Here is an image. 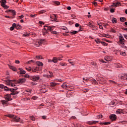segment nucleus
Returning a JSON list of instances; mask_svg holds the SVG:
<instances>
[{
	"instance_id": "22",
	"label": "nucleus",
	"mask_w": 127,
	"mask_h": 127,
	"mask_svg": "<svg viewBox=\"0 0 127 127\" xmlns=\"http://www.w3.org/2000/svg\"><path fill=\"white\" fill-rule=\"evenodd\" d=\"M6 117H8V118H10V119H13L14 118V115L12 114H8L6 115Z\"/></svg>"
},
{
	"instance_id": "63",
	"label": "nucleus",
	"mask_w": 127,
	"mask_h": 127,
	"mask_svg": "<svg viewBox=\"0 0 127 127\" xmlns=\"http://www.w3.org/2000/svg\"><path fill=\"white\" fill-rule=\"evenodd\" d=\"M111 32H114V33H116V30L114 29H111Z\"/></svg>"
},
{
	"instance_id": "56",
	"label": "nucleus",
	"mask_w": 127,
	"mask_h": 127,
	"mask_svg": "<svg viewBox=\"0 0 127 127\" xmlns=\"http://www.w3.org/2000/svg\"><path fill=\"white\" fill-rule=\"evenodd\" d=\"M92 83H93V84H97V81H96L95 79L93 80Z\"/></svg>"
},
{
	"instance_id": "1",
	"label": "nucleus",
	"mask_w": 127,
	"mask_h": 127,
	"mask_svg": "<svg viewBox=\"0 0 127 127\" xmlns=\"http://www.w3.org/2000/svg\"><path fill=\"white\" fill-rule=\"evenodd\" d=\"M119 41L118 42V44L122 47L123 48H127V47L126 46V44H125V38H124V36L123 35H121L119 36Z\"/></svg>"
},
{
	"instance_id": "18",
	"label": "nucleus",
	"mask_w": 127,
	"mask_h": 127,
	"mask_svg": "<svg viewBox=\"0 0 127 127\" xmlns=\"http://www.w3.org/2000/svg\"><path fill=\"white\" fill-rule=\"evenodd\" d=\"M0 2L1 3V6H3L5 5V3H6V0H1L0 1Z\"/></svg>"
},
{
	"instance_id": "53",
	"label": "nucleus",
	"mask_w": 127,
	"mask_h": 127,
	"mask_svg": "<svg viewBox=\"0 0 127 127\" xmlns=\"http://www.w3.org/2000/svg\"><path fill=\"white\" fill-rule=\"evenodd\" d=\"M92 125H95L97 124V123H99V121H92Z\"/></svg>"
},
{
	"instance_id": "45",
	"label": "nucleus",
	"mask_w": 127,
	"mask_h": 127,
	"mask_svg": "<svg viewBox=\"0 0 127 127\" xmlns=\"http://www.w3.org/2000/svg\"><path fill=\"white\" fill-rule=\"evenodd\" d=\"M36 58H37V59H38L39 60L40 59H42V57H41V56H36Z\"/></svg>"
},
{
	"instance_id": "35",
	"label": "nucleus",
	"mask_w": 127,
	"mask_h": 127,
	"mask_svg": "<svg viewBox=\"0 0 127 127\" xmlns=\"http://www.w3.org/2000/svg\"><path fill=\"white\" fill-rule=\"evenodd\" d=\"M98 25H99V28L100 29H103V25H102V23H98Z\"/></svg>"
},
{
	"instance_id": "26",
	"label": "nucleus",
	"mask_w": 127,
	"mask_h": 127,
	"mask_svg": "<svg viewBox=\"0 0 127 127\" xmlns=\"http://www.w3.org/2000/svg\"><path fill=\"white\" fill-rule=\"evenodd\" d=\"M1 103H2V105H6L7 104V101L2 100L1 101Z\"/></svg>"
},
{
	"instance_id": "3",
	"label": "nucleus",
	"mask_w": 127,
	"mask_h": 127,
	"mask_svg": "<svg viewBox=\"0 0 127 127\" xmlns=\"http://www.w3.org/2000/svg\"><path fill=\"white\" fill-rule=\"evenodd\" d=\"M44 29L45 30H49V31H53V29H54V28L55 26H49L47 25H45L44 26Z\"/></svg>"
},
{
	"instance_id": "49",
	"label": "nucleus",
	"mask_w": 127,
	"mask_h": 127,
	"mask_svg": "<svg viewBox=\"0 0 127 127\" xmlns=\"http://www.w3.org/2000/svg\"><path fill=\"white\" fill-rule=\"evenodd\" d=\"M91 64L92 65V66H96L97 65V64L96 62H92L91 63Z\"/></svg>"
},
{
	"instance_id": "23",
	"label": "nucleus",
	"mask_w": 127,
	"mask_h": 127,
	"mask_svg": "<svg viewBox=\"0 0 127 127\" xmlns=\"http://www.w3.org/2000/svg\"><path fill=\"white\" fill-rule=\"evenodd\" d=\"M20 74H25L26 73L25 70L22 69V68H20Z\"/></svg>"
},
{
	"instance_id": "9",
	"label": "nucleus",
	"mask_w": 127,
	"mask_h": 127,
	"mask_svg": "<svg viewBox=\"0 0 127 127\" xmlns=\"http://www.w3.org/2000/svg\"><path fill=\"white\" fill-rule=\"evenodd\" d=\"M104 59L107 62L112 61L113 60V57L110 56H106L104 57Z\"/></svg>"
},
{
	"instance_id": "47",
	"label": "nucleus",
	"mask_w": 127,
	"mask_h": 127,
	"mask_svg": "<svg viewBox=\"0 0 127 127\" xmlns=\"http://www.w3.org/2000/svg\"><path fill=\"white\" fill-rule=\"evenodd\" d=\"M60 64L61 66H67V64H64L63 63H61Z\"/></svg>"
},
{
	"instance_id": "59",
	"label": "nucleus",
	"mask_w": 127,
	"mask_h": 127,
	"mask_svg": "<svg viewBox=\"0 0 127 127\" xmlns=\"http://www.w3.org/2000/svg\"><path fill=\"white\" fill-rule=\"evenodd\" d=\"M37 97H36V96H33L32 97V100H37Z\"/></svg>"
},
{
	"instance_id": "34",
	"label": "nucleus",
	"mask_w": 127,
	"mask_h": 127,
	"mask_svg": "<svg viewBox=\"0 0 127 127\" xmlns=\"http://www.w3.org/2000/svg\"><path fill=\"white\" fill-rule=\"evenodd\" d=\"M100 124V125H104L106 126L107 125H110V122L101 123Z\"/></svg>"
},
{
	"instance_id": "31",
	"label": "nucleus",
	"mask_w": 127,
	"mask_h": 127,
	"mask_svg": "<svg viewBox=\"0 0 127 127\" xmlns=\"http://www.w3.org/2000/svg\"><path fill=\"white\" fill-rule=\"evenodd\" d=\"M54 3L57 4V5H60V2L58 1H54Z\"/></svg>"
},
{
	"instance_id": "25",
	"label": "nucleus",
	"mask_w": 127,
	"mask_h": 127,
	"mask_svg": "<svg viewBox=\"0 0 127 127\" xmlns=\"http://www.w3.org/2000/svg\"><path fill=\"white\" fill-rule=\"evenodd\" d=\"M90 28H92V29H93V30H97V29H98V27H97L96 26H95V25H93Z\"/></svg>"
},
{
	"instance_id": "4",
	"label": "nucleus",
	"mask_w": 127,
	"mask_h": 127,
	"mask_svg": "<svg viewBox=\"0 0 127 127\" xmlns=\"http://www.w3.org/2000/svg\"><path fill=\"white\" fill-rule=\"evenodd\" d=\"M62 88L64 89H66V90H68V91H72V88L69 85H67L65 83H64L62 85Z\"/></svg>"
},
{
	"instance_id": "32",
	"label": "nucleus",
	"mask_w": 127,
	"mask_h": 127,
	"mask_svg": "<svg viewBox=\"0 0 127 127\" xmlns=\"http://www.w3.org/2000/svg\"><path fill=\"white\" fill-rule=\"evenodd\" d=\"M112 21L113 23H117V19L116 18H114L112 19Z\"/></svg>"
},
{
	"instance_id": "27",
	"label": "nucleus",
	"mask_w": 127,
	"mask_h": 127,
	"mask_svg": "<svg viewBox=\"0 0 127 127\" xmlns=\"http://www.w3.org/2000/svg\"><path fill=\"white\" fill-rule=\"evenodd\" d=\"M95 42H96V43H97L98 44L101 43L102 42H101V41L100 40V39H96L95 40Z\"/></svg>"
},
{
	"instance_id": "36",
	"label": "nucleus",
	"mask_w": 127,
	"mask_h": 127,
	"mask_svg": "<svg viewBox=\"0 0 127 127\" xmlns=\"http://www.w3.org/2000/svg\"><path fill=\"white\" fill-rule=\"evenodd\" d=\"M120 55H122V56H126V55H127V54L125 52H121L120 53Z\"/></svg>"
},
{
	"instance_id": "60",
	"label": "nucleus",
	"mask_w": 127,
	"mask_h": 127,
	"mask_svg": "<svg viewBox=\"0 0 127 127\" xmlns=\"http://www.w3.org/2000/svg\"><path fill=\"white\" fill-rule=\"evenodd\" d=\"M110 12H111L112 13H114V12H115V9H110Z\"/></svg>"
},
{
	"instance_id": "44",
	"label": "nucleus",
	"mask_w": 127,
	"mask_h": 127,
	"mask_svg": "<svg viewBox=\"0 0 127 127\" xmlns=\"http://www.w3.org/2000/svg\"><path fill=\"white\" fill-rule=\"evenodd\" d=\"M30 120L32 121H35V118L34 116H31L30 117Z\"/></svg>"
},
{
	"instance_id": "13",
	"label": "nucleus",
	"mask_w": 127,
	"mask_h": 127,
	"mask_svg": "<svg viewBox=\"0 0 127 127\" xmlns=\"http://www.w3.org/2000/svg\"><path fill=\"white\" fill-rule=\"evenodd\" d=\"M116 114L119 115L120 114H124V110L121 109H119L116 111Z\"/></svg>"
},
{
	"instance_id": "54",
	"label": "nucleus",
	"mask_w": 127,
	"mask_h": 127,
	"mask_svg": "<svg viewBox=\"0 0 127 127\" xmlns=\"http://www.w3.org/2000/svg\"><path fill=\"white\" fill-rule=\"evenodd\" d=\"M109 82L110 83H112V84H117V83L115 81H113L112 80H109Z\"/></svg>"
},
{
	"instance_id": "42",
	"label": "nucleus",
	"mask_w": 127,
	"mask_h": 127,
	"mask_svg": "<svg viewBox=\"0 0 127 127\" xmlns=\"http://www.w3.org/2000/svg\"><path fill=\"white\" fill-rule=\"evenodd\" d=\"M26 70H27V71H28V72H30V71H32V68L30 67H26Z\"/></svg>"
},
{
	"instance_id": "33",
	"label": "nucleus",
	"mask_w": 127,
	"mask_h": 127,
	"mask_svg": "<svg viewBox=\"0 0 127 127\" xmlns=\"http://www.w3.org/2000/svg\"><path fill=\"white\" fill-rule=\"evenodd\" d=\"M43 35H46V34H48V31L47 30L43 31Z\"/></svg>"
},
{
	"instance_id": "52",
	"label": "nucleus",
	"mask_w": 127,
	"mask_h": 127,
	"mask_svg": "<svg viewBox=\"0 0 127 127\" xmlns=\"http://www.w3.org/2000/svg\"><path fill=\"white\" fill-rule=\"evenodd\" d=\"M101 44H103L104 46H107V45H108V44L106 43L105 42H101Z\"/></svg>"
},
{
	"instance_id": "29",
	"label": "nucleus",
	"mask_w": 127,
	"mask_h": 127,
	"mask_svg": "<svg viewBox=\"0 0 127 127\" xmlns=\"http://www.w3.org/2000/svg\"><path fill=\"white\" fill-rule=\"evenodd\" d=\"M69 33H70V34H72V35L77 34V33H78V31H73L72 32H70Z\"/></svg>"
},
{
	"instance_id": "20",
	"label": "nucleus",
	"mask_w": 127,
	"mask_h": 127,
	"mask_svg": "<svg viewBox=\"0 0 127 127\" xmlns=\"http://www.w3.org/2000/svg\"><path fill=\"white\" fill-rule=\"evenodd\" d=\"M53 62L54 63H57L58 62V59L56 57H54L53 59Z\"/></svg>"
},
{
	"instance_id": "46",
	"label": "nucleus",
	"mask_w": 127,
	"mask_h": 127,
	"mask_svg": "<svg viewBox=\"0 0 127 127\" xmlns=\"http://www.w3.org/2000/svg\"><path fill=\"white\" fill-rule=\"evenodd\" d=\"M88 26H89V27H91V26L93 25V24H92V22H89L88 23V24L87 25Z\"/></svg>"
},
{
	"instance_id": "7",
	"label": "nucleus",
	"mask_w": 127,
	"mask_h": 127,
	"mask_svg": "<svg viewBox=\"0 0 127 127\" xmlns=\"http://www.w3.org/2000/svg\"><path fill=\"white\" fill-rule=\"evenodd\" d=\"M26 82V79L23 78H20L18 79L17 83L18 84H23Z\"/></svg>"
},
{
	"instance_id": "55",
	"label": "nucleus",
	"mask_w": 127,
	"mask_h": 127,
	"mask_svg": "<svg viewBox=\"0 0 127 127\" xmlns=\"http://www.w3.org/2000/svg\"><path fill=\"white\" fill-rule=\"evenodd\" d=\"M26 92L28 93H30V94H31V92H32V90L31 89H27L26 90Z\"/></svg>"
},
{
	"instance_id": "2",
	"label": "nucleus",
	"mask_w": 127,
	"mask_h": 127,
	"mask_svg": "<svg viewBox=\"0 0 127 127\" xmlns=\"http://www.w3.org/2000/svg\"><path fill=\"white\" fill-rule=\"evenodd\" d=\"M16 83V80H9L6 81V85L11 86V87H15Z\"/></svg>"
},
{
	"instance_id": "51",
	"label": "nucleus",
	"mask_w": 127,
	"mask_h": 127,
	"mask_svg": "<svg viewBox=\"0 0 127 127\" xmlns=\"http://www.w3.org/2000/svg\"><path fill=\"white\" fill-rule=\"evenodd\" d=\"M119 124H127V121H120Z\"/></svg>"
},
{
	"instance_id": "15",
	"label": "nucleus",
	"mask_w": 127,
	"mask_h": 127,
	"mask_svg": "<svg viewBox=\"0 0 127 127\" xmlns=\"http://www.w3.org/2000/svg\"><path fill=\"white\" fill-rule=\"evenodd\" d=\"M20 120V118L17 117V116H14V118H13V122H15L16 123H18V122H19Z\"/></svg>"
},
{
	"instance_id": "39",
	"label": "nucleus",
	"mask_w": 127,
	"mask_h": 127,
	"mask_svg": "<svg viewBox=\"0 0 127 127\" xmlns=\"http://www.w3.org/2000/svg\"><path fill=\"white\" fill-rule=\"evenodd\" d=\"M9 12H12V13H13V15H15L16 14L15 11L13 10H9Z\"/></svg>"
},
{
	"instance_id": "19",
	"label": "nucleus",
	"mask_w": 127,
	"mask_h": 127,
	"mask_svg": "<svg viewBox=\"0 0 127 127\" xmlns=\"http://www.w3.org/2000/svg\"><path fill=\"white\" fill-rule=\"evenodd\" d=\"M9 68L11 69V70H12L13 71H16V68L14 66H12L10 65H8Z\"/></svg>"
},
{
	"instance_id": "8",
	"label": "nucleus",
	"mask_w": 127,
	"mask_h": 127,
	"mask_svg": "<svg viewBox=\"0 0 127 127\" xmlns=\"http://www.w3.org/2000/svg\"><path fill=\"white\" fill-rule=\"evenodd\" d=\"M11 94H7L4 96L5 100L8 102L9 101H11L12 99L10 96Z\"/></svg>"
},
{
	"instance_id": "16",
	"label": "nucleus",
	"mask_w": 127,
	"mask_h": 127,
	"mask_svg": "<svg viewBox=\"0 0 127 127\" xmlns=\"http://www.w3.org/2000/svg\"><path fill=\"white\" fill-rule=\"evenodd\" d=\"M43 42V40H40L36 43V45L37 47L40 46L41 44H42V43Z\"/></svg>"
},
{
	"instance_id": "5",
	"label": "nucleus",
	"mask_w": 127,
	"mask_h": 127,
	"mask_svg": "<svg viewBox=\"0 0 127 127\" xmlns=\"http://www.w3.org/2000/svg\"><path fill=\"white\" fill-rule=\"evenodd\" d=\"M119 77L121 78L122 80H127V74L126 73H120L119 75Z\"/></svg>"
},
{
	"instance_id": "57",
	"label": "nucleus",
	"mask_w": 127,
	"mask_h": 127,
	"mask_svg": "<svg viewBox=\"0 0 127 127\" xmlns=\"http://www.w3.org/2000/svg\"><path fill=\"white\" fill-rule=\"evenodd\" d=\"M46 12V11L45 10H41L40 11V13H44Z\"/></svg>"
},
{
	"instance_id": "38",
	"label": "nucleus",
	"mask_w": 127,
	"mask_h": 127,
	"mask_svg": "<svg viewBox=\"0 0 127 127\" xmlns=\"http://www.w3.org/2000/svg\"><path fill=\"white\" fill-rule=\"evenodd\" d=\"M31 63H34V61L33 60H30L27 62V64H31Z\"/></svg>"
},
{
	"instance_id": "21",
	"label": "nucleus",
	"mask_w": 127,
	"mask_h": 127,
	"mask_svg": "<svg viewBox=\"0 0 127 127\" xmlns=\"http://www.w3.org/2000/svg\"><path fill=\"white\" fill-rule=\"evenodd\" d=\"M36 64L38 66H43V63L40 62H36Z\"/></svg>"
},
{
	"instance_id": "37",
	"label": "nucleus",
	"mask_w": 127,
	"mask_h": 127,
	"mask_svg": "<svg viewBox=\"0 0 127 127\" xmlns=\"http://www.w3.org/2000/svg\"><path fill=\"white\" fill-rule=\"evenodd\" d=\"M82 91L84 93H87V92H89V89H88V88H86H86H84Z\"/></svg>"
},
{
	"instance_id": "28",
	"label": "nucleus",
	"mask_w": 127,
	"mask_h": 127,
	"mask_svg": "<svg viewBox=\"0 0 127 127\" xmlns=\"http://www.w3.org/2000/svg\"><path fill=\"white\" fill-rule=\"evenodd\" d=\"M24 36H25V37H28V36H30V34L29 33H25L24 34H23Z\"/></svg>"
},
{
	"instance_id": "64",
	"label": "nucleus",
	"mask_w": 127,
	"mask_h": 127,
	"mask_svg": "<svg viewBox=\"0 0 127 127\" xmlns=\"http://www.w3.org/2000/svg\"><path fill=\"white\" fill-rule=\"evenodd\" d=\"M88 125H93L92 121H89L87 122Z\"/></svg>"
},
{
	"instance_id": "58",
	"label": "nucleus",
	"mask_w": 127,
	"mask_h": 127,
	"mask_svg": "<svg viewBox=\"0 0 127 127\" xmlns=\"http://www.w3.org/2000/svg\"><path fill=\"white\" fill-rule=\"evenodd\" d=\"M0 89H3V88H4V85H3V84H0Z\"/></svg>"
},
{
	"instance_id": "10",
	"label": "nucleus",
	"mask_w": 127,
	"mask_h": 127,
	"mask_svg": "<svg viewBox=\"0 0 127 127\" xmlns=\"http://www.w3.org/2000/svg\"><path fill=\"white\" fill-rule=\"evenodd\" d=\"M17 90V88H15V89H10V92H12V93H10V95H16L18 94V92H14L13 91H16Z\"/></svg>"
},
{
	"instance_id": "62",
	"label": "nucleus",
	"mask_w": 127,
	"mask_h": 127,
	"mask_svg": "<svg viewBox=\"0 0 127 127\" xmlns=\"http://www.w3.org/2000/svg\"><path fill=\"white\" fill-rule=\"evenodd\" d=\"M100 118H103V115H100L97 116V119H100Z\"/></svg>"
},
{
	"instance_id": "50",
	"label": "nucleus",
	"mask_w": 127,
	"mask_h": 127,
	"mask_svg": "<svg viewBox=\"0 0 127 127\" xmlns=\"http://www.w3.org/2000/svg\"><path fill=\"white\" fill-rule=\"evenodd\" d=\"M4 91H9V89H8V88L6 86H4V88H3Z\"/></svg>"
},
{
	"instance_id": "17",
	"label": "nucleus",
	"mask_w": 127,
	"mask_h": 127,
	"mask_svg": "<svg viewBox=\"0 0 127 127\" xmlns=\"http://www.w3.org/2000/svg\"><path fill=\"white\" fill-rule=\"evenodd\" d=\"M39 70V68L37 66L36 67H33L32 68V72H37Z\"/></svg>"
},
{
	"instance_id": "30",
	"label": "nucleus",
	"mask_w": 127,
	"mask_h": 127,
	"mask_svg": "<svg viewBox=\"0 0 127 127\" xmlns=\"http://www.w3.org/2000/svg\"><path fill=\"white\" fill-rule=\"evenodd\" d=\"M126 20L125 17H120V21L122 22H124V21Z\"/></svg>"
},
{
	"instance_id": "61",
	"label": "nucleus",
	"mask_w": 127,
	"mask_h": 127,
	"mask_svg": "<svg viewBox=\"0 0 127 127\" xmlns=\"http://www.w3.org/2000/svg\"><path fill=\"white\" fill-rule=\"evenodd\" d=\"M30 76L29 75L27 74H26L25 75H24V77L25 78H29Z\"/></svg>"
},
{
	"instance_id": "40",
	"label": "nucleus",
	"mask_w": 127,
	"mask_h": 127,
	"mask_svg": "<svg viewBox=\"0 0 127 127\" xmlns=\"http://www.w3.org/2000/svg\"><path fill=\"white\" fill-rule=\"evenodd\" d=\"M52 34H55L56 35L58 34V33L57 31H51Z\"/></svg>"
},
{
	"instance_id": "14",
	"label": "nucleus",
	"mask_w": 127,
	"mask_h": 127,
	"mask_svg": "<svg viewBox=\"0 0 127 127\" xmlns=\"http://www.w3.org/2000/svg\"><path fill=\"white\" fill-rule=\"evenodd\" d=\"M51 18H52V21H57V19L56 18V15L53 14L51 16Z\"/></svg>"
},
{
	"instance_id": "41",
	"label": "nucleus",
	"mask_w": 127,
	"mask_h": 127,
	"mask_svg": "<svg viewBox=\"0 0 127 127\" xmlns=\"http://www.w3.org/2000/svg\"><path fill=\"white\" fill-rule=\"evenodd\" d=\"M2 7H3V8H4L5 9H7L8 8V6L6 5H4L3 6H2Z\"/></svg>"
},
{
	"instance_id": "48",
	"label": "nucleus",
	"mask_w": 127,
	"mask_h": 127,
	"mask_svg": "<svg viewBox=\"0 0 127 127\" xmlns=\"http://www.w3.org/2000/svg\"><path fill=\"white\" fill-rule=\"evenodd\" d=\"M24 17V16L23 15H21V16H19L18 17V19H21V18H23Z\"/></svg>"
},
{
	"instance_id": "24",
	"label": "nucleus",
	"mask_w": 127,
	"mask_h": 127,
	"mask_svg": "<svg viewBox=\"0 0 127 127\" xmlns=\"http://www.w3.org/2000/svg\"><path fill=\"white\" fill-rule=\"evenodd\" d=\"M58 83H56V82H51L50 83V85L52 87H55V86H56L57 85Z\"/></svg>"
},
{
	"instance_id": "43",
	"label": "nucleus",
	"mask_w": 127,
	"mask_h": 127,
	"mask_svg": "<svg viewBox=\"0 0 127 127\" xmlns=\"http://www.w3.org/2000/svg\"><path fill=\"white\" fill-rule=\"evenodd\" d=\"M103 37H106L107 38H110V35L109 34H104L103 35Z\"/></svg>"
},
{
	"instance_id": "12",
	"label": "nucleus",
	"mask_w": 127,
	"mask_h": 127,
	"mask_svg": "<svg viewBox=\"0 0 127 127\" xmlns=\"http://www.w3.org/2000/svg\"><path fill=\"white\" fill-rule=\"evenodd\" d=\"M50 74H44L43 75V77H46V78H51L52 77H53V74L52 72L49 71Z\"/></svg>"
},
{
	"instance_id": "6",
	"label": "nucleus",
	"mask_w": 127,
	"mask_h": 127,
	"mask_svg": "<svg viewBox=\"0 0 127 127\" xmlns=\"http://www.w3.org/2000/svg\"><path fill=\"white\" fill-rule=\"evenodd\" d=\"M39 79H40L39 75H33L31 76V80H32V81H38Z\"/></svg>"
},
{
	"instance_id": "11",
	"label": "nucleus",
	"mask_w": 127,
	"mask_h": 127,
	"mask_svg": "<svg viewBox=\"0 0 127 127\" xmlns=\"http://www.w3.org/2000/svg\"><path fill=\"white\" fill-rule=\"evenodd\" d=\"M110 119L112 120V121H116V120H117V115L112 114L110 116Z\"/></svg>"
}]
</instances>
